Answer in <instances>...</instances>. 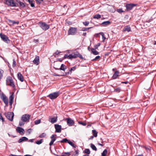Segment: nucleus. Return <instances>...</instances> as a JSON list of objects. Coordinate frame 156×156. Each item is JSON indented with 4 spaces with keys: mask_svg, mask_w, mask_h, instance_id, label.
Instances as JSON below:
<instances>
[{
    "mask_svg": "<svg viewBox=\"0 0 156 156\" xmlns=\"http://www.w3.org/2000/svg\"><path fill=\"white\" fill-rule=\"evenodd\" d=\"M55 136V135H52L50 137V138H51V139H53L55 137H54Z\"/></svg>",
    "mask_w": 156,
    "mask_h": 156,
    "instance_id": "obj_57",
    "label": "nucleus"
},
{
    "mask_svg": "<svg viewBox=\"0 0 156 156\" xmlns=\"http://www.w3.org/2000/svg\"><path fill=\"white\" fill-rule=\"evenodd\" d=\"M16 65V62L13 60V65H12V66L13 67H15Z\"/></svg>",
    "mask_w": 156,
    "mask_h": 156,
    "instance_id": "obj_51",
    "label": "nucleus"
},
{
    "mask_svg": "<svg viewBox=\"0 0 156 156\" xmlns=\"http://www.w3.org/2000/svg\"><path fill=\"white\" fill-rule=\"evenodd\" d=\"M63 58V59H65V58H67L69 59V55L65 54L64 55V57Z\"/></svg>",
    "mask_w": 156,
    "mask_h": 156,
    "instance_id": "obj_49",
    "label": "nucleus"
},
{
    "mask_svg": "<svg viewBox=\"0 0 156 156\" xmlns=\"http://www.w3.org/2000/svg\"><path fill=\"white\" fill-rule=\"evenodd\" d=\"M0 119H1L2 120V122L4 121V118L2 116V115L1 114H0Z\"/></svg>",
    "mask_w": 156,
    "mask_h": 156,
    "instance_id": "obj_50",
    "label": "nucleus"
},
{
    "mask_svg": "<svg viewBox=\"0 0 156 156\" xmlns=\"http://www.w3.org/2000/svg\"><path fill=\"white\" fill-rule=\"evenodd\" d=\"M5 3L8 6H17L16 3L13 0H5Z\"/></svg>",
    "mask_w": 156,
    "mask_h": 156,
    "instance_id": "obj_4",
    "label": "nucleus"
},
{
    "mask_svg": "<svg viewBox=\"0 0 156 156\" xmlns=\"http://www.w3.org/2000/svg\"><path fill=\"white\" fill-rule=\"evenodd\" d=\"M3 71L2 70H0V80L2 78L3 76Z\"/></svg>",
    "mask_w": 156,
    "mask_h": 156,
    "instance_id": "obj_43",
    "label": "nucleus"
},
{
    "mask_svg": "<svg viewBox=\"0 0 156 156\" xmlns=\"http://www.w3.org/2000/svg\"><path fill=\"white\" fill-rule=\"evenodd\" d=\"M92 133L93 134V136L95 137H96L98 135V132L95 130H92Z\"/></svg>",
    "mask_w": 156,
    "mask_h": 156,
    "instance_id": "obj_30",
    "label": "nucleus"
},
{
    "mask_svg": "<svg viewBox=\"0 0 156 156\" xmlns=\"http://www.w3.org/2000/svg\"><path fill=\"white\" fill-rule=\"evenodd\" d=\"M6 85L9 87L14 88L15 85L12 78L10 76H8L6 79Z\"/></svg>",
    "mask_w": 156,
    "mask_h": 156,
    "instance_id": "obj_2",
    "label": "nucleus"
},
{
    "mask_svg": "<svg viewBox=\"0 0 156 156\" xmlns=\"http://www.w3.org/2000/svg\"><path fill=\"white\" fill-rule=\"evenodd\" d=\"M16 130L17 132L19 133L21 135L24 134V132L25 131L24 129L23 128L19 127H18L17 128Z\"/></svg>",
    "mask_w": 156,
    "mask_h": 156,
    "instance_id": "obj_14",
    "label": "nucleus"
},
{
    "mask_svg": "<svg viewBox=\"0 0 156 156\" xmlns=\"http://www.w3.org/2000/svg\"><path fill=\"white\" fill-rule=\"evenodd\" d=\"M128 83V81L123 82H122V83L127 84Z\"/></svg>",
    "mask_w": 156,
    "mask_h": 156,
    "instance_id": "obj_58",
    "label": "nucleus"
},
{
    "mask_svg": "<svg viewBox=\"0 0 156 156\" xmlns=\"http://www.w3.org/2000/svg\"><path fill=\"white\" fill-rule=\"evenodd\" d=\"M31 129H29L27 130V132H28L29 133H30L31 132Z\"/></svg>",
    "mask_w": 156,
    "mask_h": 156,
    "instance_id": "obj_63",
    "label": "nucleus"
},
{
    "mask_svg": "<svg viewBox=\"0 0 156 156\" xmlns=\"http://www.w3.org/2000/svg\"><path fill=\"white\" fill-rule=\"evenodd\" d=\"M1 98L5 105L7 106L8 104V100L6 96L4 94H2L1 96Z\"/></svg>",
    "mask_w": 156,
    "mask_h": 156,
    "instance_id": "obj_8",
    "label": "nucleus"
},
{
    "mask_svg": "<svg viewBox=\"0 0 156 156\" xmlns=\"http://www.w3.org/2000/svg\"><path fill=\"white\" fill-rule=\"evenodd\" d=\"M39 56H36L34 61L33 63L36 65H38L39 63Z\"/></svg>",
    "mask_w": 156,
    "mask_h": 156,
    "instance_id": "obj_19",
    "label": "nucleus"
},
{
    "mask_svg": "<svg viewBox=\"0 0 156 156\" xmlns=\"http://www.w3.org/2000/svg\"><path fill=\"white\" fill-rule=\"evenodd\" d=\"M68 140L67 138H64L62 140L60 141L61 143H66V142H68Z\"/></svg>",
    "mask_w": 156,
    "mask_h": 156,
    "instance_id": "obj_40",
    "label": "nucleus"
},
{
    "mask_svg": "<svg viewBox=\"0 0 156 156\" xmlns=\"http://www.w3.org/2000/svg\"><path fill=\"white\" fill-rule=\"evenodd\" d=\"M100 45V44L99 43H98L97 44L95 45L94 46V48L95 49H98V47Z\"/></svg>",
    "mask_w": 156,
    "mask_h": 156,
    "instance_id": "obj_44",
    "label": "nucleus"
},
{
    "mask_svg": "<svg viewBox=\"0 0 156 156\" xmlns=\"http://www.w3.org/2000/svg\"><path fill=\"white\" fill-rule=\"evenodd\" d=\"M79 124L83 126H85L86 125V123L85 122H83L81 121H79L78 122Z\"/></svg>",
    "mask_w": 156,
    "mask_h": 156,
    "instance_id": "obj_37",
    "label": "nucleus"
},
{
    "mask_svg": "<svg viewBox=\"0 0 156 156\" xmlns=\"http://www.w3.org/2000/svg\"><path fill=\"white\" fill-rule=\"evenodd\" d=\"M77 31V28L76 27H70L69 29L68 32L69 35H75Z\"/></svg>",
    "mask_w": 156,
    "mask_h": 156,
    "instance_id": "obj_3",
    "label": "nucleus"
},
{
    "mask_svg": "<svg viewBox=\"0 0 156 156\" xmlns=\"http://www.w3.org/2000/svg\"><path fill=\"white\" fill-rule=\"evenodd\" d=\"M102 38L103 39V41H104L106 39V38L104 34L103 35H102Z\"/></svg>",
    "mask_w": 156,
    "mask_h": 156,
    "instance_id": "obj_52",
    "label": "nucleus"
},
{
    "mask_svg": "<svg viewBox=\"0 0 156 156\" xmlns=\"http://www.w3.org/2000/svg\"><path fill=\"white\" fill-rule=\"evenodd\" d=\"M107 149H105L102 153L101 156H106L107 154Z\"/></svg>",
    "mask_w": 156,
    "mask_h": 156,
    "instance_id": "obj_31",
    "label": "nucleus"
},
{
    "mask_svg": "<svg viewBox=\"0 0 156 156\" xmlns=\"http://www.w3.org/2000/svg\"><path fill=\"white\" fill-rule=\"evenodd\" d=\"M40 27L43 30H46L48 29L49 28V25L44 22H39Z\"/></svg>",
    "mask_w": 156,
    "mask_h": 156,
    "instance_id": "obj_5",
    "label": "nucleus"
},
{
    "mask_svg": "<svg viewBox=\"0 0 156 156\" xmlns=\"http://www.w3.org/2000/svg\"><path fill=\"white\" fill-rule=\"evenodd\" d=\"M0 37L2 40L6 43H8L9 41V40L8 37L5 35L0 34Z\"/></svg>",
    "mask_w": 156,
    "mask_h": 156,
    "instance_id": "obj_10",
    "label": "nucleus"
},
{
    "mask_svg": "<svg viewBox=\"0 0 156 156\" xmlns=\"http://www.w3.org/2000/svg\"><path fill=\"white\" fill-rule=\"evenodd\" d=\"M70 155L69 152H65L62 153L61 156H69Z\"/></svg>",
    "mask_w": 156,
    "mask_h": 156,
    "instance_id": "obj_35",
    "label": "nucleus"
},
{
    "mask_svg": "<svg viewBox=\"0 0 156 156\" xmlns=\"http://www.w3.org/2000/svg\"><path fill=\"white\" fill-rule=\"evenodd\" d=\"M119 72L118 71H115V72L112 78L113 79H116L119 76Z\"/></svg>",
    "mask_w": 156,
    "mask_h": 156,
    "instance_id": "obj_20",
    "label": "nucleus"
},
{
    "mask_svg": "<svg viewBox=\"0 0 156 156\" xmlns=\"http://www.w3.org/2000/svg\"><path fill=\"white\" fill-rule=\"evenodd\" d=\"M93 18L98 19L101 18V16L99 14H96L94 16Z\"/></svg>",
    "mask_w": 156,
    "mask_h": 156,
    "instance_id": "obj_28",
    "label": "nucleus"
},
{
    "mask_svg": "<svg viewBox=\"0 0 156 156\" xmlns=\"http://www.w3.org/2000/svg\"><path fill=\"white\" fill-rule=\"evenodd\" d=\"M135 6L136 5L134 4H127L126 5V7L127 11H129Z\"/></svg>",
    "mask_w": 156,
    "mask_h": 156,
    "instance_id": "obj_16",
    "label": "nucleus"
},
{
    "mask_svg": "<svg viewBox=\"0 0 156 156\" xmlns=\"http://www.w3.org/2000/svg\"><path fill=\"white\" fill-rule=\"evenodd\" d=\"M67 123L68 125L69 126H73L74 123L73 121L70 118L66 119Z\"/></svg>",
    "mask_w": 156,
    "mask_h": 156,
    "instance_id": "obj_15",
    "label": "nucleus"
},
{
    "mask_svg": "<svg viewBox=\"0 0 156 156\" xmlns=\"http://www.w3.org/2000/svg\"><path fill=\"white\" fill-rule=\"evenodd\" d=\"M55 69L56 70H60L65 71V69L67 68L66 66L63 64H62L61 65V67L59 68L54 67Z\"/></svg>",
    "mask_w": 156,
    "mask_h": 156,
    "instance_id": "obj_18",
    "label": "nucleus"
},
{
    "mask_svg": "<svg viewBox=\"0 0 156 156\" xmlns=\"http://www.w3.org/2000/svg\"><path fill=\"white\" fill-rule=\"evenodd\" d=\"M43 140L42 139L40 140H39L37 141L36 143L37 144H40L42 143Z\"/></svg>",
    "mask_w": 156,
    "mask_h": 156,
    "instance_id": "obj_39",
    "label": "nucleus"
},
{
    "mask_svg": "<svg viewBox=\"0 0 156 156\" xmlns=\"http://www.w3.org/2000/svg\"><path fill=\"white\" fill-rule=\"evenodd\" d=\"M110 23V22L109 21H108L102 22L101 23V25L103 26H105L109 25Z\"/></svg>",
    "mask_w": 156,
    "mask_h": 156,
    "instance_id": "obj_25",
    "label": "nucleus"
},
{
    "mask_svg": "<svg viewBox=\"0 0 156 156\" xmlns=\"http://www.w3.org/2000/svg\"><path fill=\"white\" fill-rule=\"evenodd\" d=\"M8 21L9 23V25L11 26L14 25L15 24H18L19 23L18 21L16 22L14 20H8Z\"/></svg>",
    "mask_w": 156,
    "mask_h": 156,
    "instance_id": "obj_21",
    "label": "nucleus"
},
{
    "mask_svg": "<svg viewBox=\"0 0 156 156\" xmlns=\"http://www.w3.org/2000/svg\"><path fill=\"white\" fill-rule=\"evenodd\" d=\"M131 31V28L128 25L125 26L123 29V31H126L127 32H129Z\"/></svg>",
    "mask_w": 156,
    "mask_h": 156,
    "instance_id": "obj_23",
    "label": "nucleus"
},
{
    "mask_svg": "<svg viewBox=\"0 0 156 156\" xmlns=\"http://www.w3.org/2000/svg\"><path fill=\"white\" fill-rule=\"evenodd\" d=\"M26 1L29 2L31 7H34V4L33 3L34 0H26Z\"/></svg>",
    "mask_w": 156,
    "mask_h": 156,
    "instance_id": "obj_27",
    "label": "nucleus"
},
{
    "mask_svg": "<svg viewBox=\"0 0 156 156\" xmlns=\"http://www.w3.org/2000/svg\"><path fill=\"white\" fill-rule=\"evenodd\" d=\"M118 12H123V11L121 9H118Z\"/></svg>",
    "mask_w": 156,
    "mask_h": 156,
    "instance_id": "obj_62",
    "label": "nucleus"
},
{
    "mask_svg": "<svg viewBox=\"0 0 156 156\" xmlns=\"http://www.w3.org/2000/svg\"><path fill=\"white\" fill-rule=\"evenodd\" d=\"M94 136H91L90 138H89V140H92L94 138Z\"/></svg>",
    "mask_w": 156,
    "mask_h": 156,
    "instance_id": "obj_56",
    "label": "nucleus"
},
{
    "mask_svg": "<svg viewBox=\"0 0 156 156\" xmlns=\"http://www.w3.org/2000/svg\"><path fill=\"white\" fill-rule=\"evenodd\" d=\"M98 145L102 147L103 146H104L103 144H101L100 143H98Z\"/></svg>",
    "mask_w": 156,
    "mask_h": 156,
    "instance_id": "obj_64",
    "label": "nucleus"
},
{
    "mask_svg": "<svg viewBox=\"0 0 156 156\" xmlns=\"http://www.w3.org/2000/svg\"><path fill=\"white\" fill-rule=\"evenodd\" d=\"M17 77L18 79L21 82H23L24 80V78L23 76L22 75L21 73L19 72L17 74Z\"/></svg>",
    "mask_w": 156,
    "mask_h": 156,
    "instance_id": "obj_22",
    "label": "nucleus"
},
{
    "mask_svg": "<svg viewBox=\"0 0 156 156\" xmlns=\"http://www.w3.org/2000/svg\"><path fill=\"white\" fill-rule=\"evenodd\" d=\"M135 156H144V155H143V154H140L136 155Z\"/></svg>",
    "mask_w": 156,
    "mask_h": 156,
    "instance_id": "obj_60",
    "label": "nucleus"
},
{
    "mask_svg": "<svg viewBox=\"0 0 156 156\" xmlns=\"http://www.w3.org/2000/svg\"><path fill=\"white\" fill-rule=\"evenodd\" d=\"M86 34H87V33L86 32H84L83 34V35L84 36H86Z\"/></svg>",
    "mask_w": 156,
    "mask_h": 156,
    "instance_id": "obj_59",
    "label": "nucleus"
},
{
    "mask_svg": "<svg viewBox=\"0 0 156 156\" xmlns=\"http://www.w3.org/2000/svg\"><path fill=\"white\" fill-rule=\"evenodd\" d=\"M84 152L87 154H90V152L89 149H85L84 151Z\"/></svg>",
    "mask_w": 156,
    "mask_h": 156,
    "instance_id": "obj_34",
    "label": "nucleus"
},
{
    "mask_svg": "<svg viewBox=\"0 0 156 156\" xmlns=\"http://www.w3.org/2000/svg\"><path fill=\"white\" fill-rule=\"evenodd\" d=\"M89 22L88 21H85L83 22V24L85 26H87L89 24Z\"/></svg>",
    "mask_w": 156,
    "mask_h": 156,
    "instance_id": "obj_45",
    "label": "nucleus"
},
{
    "mask_svg": "<svg viewBox=\"0 0 156 156\" xmlns=\"http://www.w3.org/2000/svg\"><path fill=\"white\" fill-rule=\"evenodd\" d=\"M28 140V138L25 137H23L20 138L18 141V142L20 143L22 141L25 140Z\"/></svg>",
    "mask_w": 156,
    "mask_h": 156,
    "instance_id": "obj_26",
    "label": "nucleus"
},
{
    "mask_svg": "<svg viewBox=\"0 0 156 156\" xmlns=\"http://www.w3.org/2000/svg\"><path fill=\"white\" fill-rule=\"evenodd\" d=\"M30 115L26 114L23 115L22 117V120L24 122H28L29 121Z\"/></svg>",
    "mask_w": 156,
    "mask_h": 156,
    "instance_id": "obj_9",
    "label": "nucleus"
},
{
    "mask_svg": "<svg viewBox=\"0 0 156 156\" xmlns=\"http://www.w3.org/2000/svg\"><path fill=\"white\" fill-rule=\"evenodd\" d=\"M23 125V122H20L19 125L20 126H22Z\"/></svg>",
    "mask_w": 156,
    "mask_h": 156,
    "instance_id": "obj_61",
    "label": "nucleus"
},
{
    "mask_svg": "<svg viewBox=\"0 0 156 156\" xmlns=\"http://www.w3.org/2000/svg\"><path fill=\"white\" fill-rule=\"evenodd\" d=\"M100 57L99 56H97L94 59H93L92 60V61H94L98 59H99L100 58Z\"/></svg>",
    "mask_w": 156,
    "mask_h": 156,
    "instance_id": "obj_46",
    "label": "nucleus"
},
{
    "mask_svg": "<svg viewBox=\"0 0 156 156\" xmlns=\"http://www.w3.org/2000/svg\"><path fill=\"white\" fill-rule=\"evenodd\" d=\"M17 3H16L17 6H19L21 8H24L26 6V4L20 1H17Z\"/></svg>",
    "mask_w": 156,
    "mask_h": 156,
    "instance_id": "obj_13",
    "label": "nucleus"
},
{
    "mask_svg": "<svg viewBox=\"0 0 156 156\" xmlns=\"http://www.w3.org/2000/svg\"><path fill=\"white\" fill-rule=\"evenodd\" d=\"M57 121V118H55L54 117L52 118H51V122L52 123H54L56 122Z\"/></svg>",
    "mask_w": 156,
    "mask_h": 156,
    "instance_id": "obj_33",
    "label": "nucleus"
},
{
    "mask_svg": "<svg viewBox=\"0 0 156 156\" xmlns=\"http://www.w3.org/2000/svg\"><path fill=\"white\" fill-rule=\"evenodd\" d=\"M92 28V27H90L88 28L84 27L82 28V30L83 31H86L87 30H88L91 28Z\"/></svg>",
    "mask_w": 156,
    "mask_h": 156,
    "instance_id": "obj_41",
    "label": "nucleus"
},
{
    "mask_svg": "<svg viewBox=\"0 0 156 156\" xmlns=\"http://www.w3.org/2000/svg\"><path fill=\"white\" fill-rule=\"evenodd\" d=\"M61 52L60 51H59L58 50H57L55 52V54L56 55H58Z\"/></svg>",
    "mask_w": 156,
    "mask_h": 156,
    "instance_id": "obj_54",
    "label": "nucleus"
},
{
    "mask_svg": "<svg viewBox=\"0 0 156 156\" xmlns=\"http://www.w3.org/2000/svg\"><path fill=\"white\" fill-rule=\"evenodd\" d=\"M114 91L117 92H119L120 91V89L119 88L115 89Z\"/></svg>",
    "mask_w": 156,
    "mask_h": 156,
    "instance_id": "obj_48",
    "label": "nucleus"
},
{
    "mask_svg": "<svg viewBox=\"0 0 156 156\" xmlns=\"http://www.w3.org/2000/svg\"><path fill=\"white\" fill-rule=\"evenodd\" d=\"M68 143H69L70 145L72 146L73 147H76L74 146V144L72 142L70 141H68Z\"/></svg>",
    "mask_w": 156,
    "mask_h": 156,
    "instance_id": "obj_42",
    "label": "nucleus"
},
{
    "mask_svg": "<svg viewBox=\"0 0 156 156\" xmlns=\"http://www.w3.org/2000/svg\"><path fill=\"white\" fill-rule=\"evenodd\" d=\"M46 134L45 133H44L40 134L39 136V137L41 138H44V137L46 136Z\"/></svg>",
    "mask_w": 156,
    "mask_h": 156,
    "instance_id": "obj_36",
    "label": "nucleus"
},
{
    "mask_svg": "<svg viewBox=\"0 0 156 156\" xmlns=\"http://www.w3.org/2000/svg\"><path fill=\"white\" fill-rule=\"evenodd\" d=\"M59 95V92H55L52 93L48 95L47 97L51 99H54L56 98Z\"/></svg>",
    "mask_w": 156,
    "mask_h": 156,
    "instance_id": "obj_7",
    "label": "nucleus"
},
{
    "mask_svg": "<svg viewBox=\"0 0 156 156\" xmlns=\"http://www.w3.org/2000/svg\"><path fill=\"white\" fill-rule=\"evenodd\" d=\"M5 115L7 119L11 121L13 120L14 114L12 112H8L5 113Z\"/></svg>",
    "mask_w": 156,
    "mask_h": 156,
    "instance_id": "obj_6",
    "label": "nucleus"
},
{
    "mask_svg": "<svg viewBox=\"0 0 156 156\" xmlns=\"http://www.w3.org/2000/svg\"><path fill=\"white\" fill-rule=\"evenodd\" d=\"M37 3L41 4L42 2L44 0H35Z\"/></svg>",
    "mask_w": 156,
    "mask_h": 156,
    "instance_id": "obj_47",
    "label": "nucleus"
},
{
    "mask_svg": "<svg viewBox=\"0 0 156 156\" xmlns=\"http://www.w3.org/2000/svg\"><path fill=\"white\" fill-rule=\"evenodd\" d=\"M75 152L76 153V154H75V156H77L79 154V151L78 150H76V151Z\"/></svg>",
    "mask_w": 156,
    "mask_h": 156,
    "instance_id": "obj_53",
    "label": "nucleus"
},
{
    "mask_svg": "<svg viewBox=\"0 0 156 156\" xmlns=\"http://www.w3.org/2000/svg\"><path fill=\"white\" fill-rule=\"evenodd\" d=\"M38 39H34L33 41L34 42H35V43H37V42H38Z\"/></svg>",
    "mask_w": 156,
    "mask_h": 156,
    "instance_id": "obj_55",
    "label": "nucleus"
},
{
    "mask_svg": "<svg viewBox=\"0 0 156 156\" xmlns=\"http://www.w3.org/2000/svg\"><path fill=\"white\" fill-rule=\"evenodd\" d=\"M90 147L92 148V149L93 150H94L95 151H97V148H96V147H95V146L93 144H90Z\"/></svg>",
    "mask_w": 156,
    "mask_h": 156,
    "instance_id": "obj_29",
    "label": "nucleus"
},
{
    "mask_svg": "<svg viewBox=\"0 0 156 156\" xmlns=\"http://www.w3.org/2000/svg\"><path fill=\"white\" fill-rule=\"evenodd\" d=\"M76 69V66H75L71 68H70L69 70V71L68 72H65V74H63L62 75H61V76H66L67 75L70 74H71L72 73V72L73 71H74Z\"/></svg>",
    "mask_w": 156,
    "mask_h": 156,
    "instance_id": "obj_11",
    "label": "nucleus"
},
{
    "mask_svg": "<svg viewBox=\"0 0 156 156\" xmlns=\"http://www.w3.org/2000/svg\"><path fill=\"white\" fill-rule=\"evenodd\" d=\"M41 122V120L40 119L36 120L34 121V123L36 125H37L40 123Z\"/></svg>",
    "mask_w": 156,
    "mask_h": 156,
    "instance_id": "obj_38",
    "label": "nucleus"
},
{
    "mask_svg": "<svg viewBox=\"0 0 156 156\" xmlns=\"http://www.w3.org/2000/svg\"><path fill=\"white\" fill-rule=\"evenodd\" d=\"M14 98V96L13 94H12L9 97V105L12 106V105L13 102V99Z\"/></svg>",
    "mask_w": 156,
    "mask_h": 156,
    "instance_id": "obj_17",
    "label": "nucleus"
},
{
    "mask_svg": "<svg viewBox=\"0 0 156 156\" xmlns=\"http://www.w3.org/2000/svg\"><path fill=\"white\" fill-rule=\"evenodd\" d=\"M56 137H55L53 139H51V140L50 142L49 143V145L50 146H51L52 145H53L54 142L56 140Z\"/></svg>",
    "mask_w": 156,
    "mask_h": 156,
    "instance_id": "obj_32",
    "label": "nucleus"
},
{
    "mask_svg": "<svg viewBox=\"0 0 156 156\" xmlns=\"http://www.w3.org/2000/svg\"><path fill=\"white\" fill-rule=\"evenodd\" d=\"M55 132L57 133H60L61 132V126L58 124L55 125Z\"/></svg>",
    "mask_w": 156,
    "mask_h": 156,
    "instance_id": "obj_12",
    "label": "nucleus"
},
{
    "mask_svg": "<svg viewBox=\"0 0 156 156\" xmlns=\"http://www.w3.org/2000/svg\"><path fill=\"white\" fill-rule=\"evenodd\" d=\"M91 52L94 55H98L99 54V52L97 51L94 48H91Z\"/></svg>",
    "mask_w": 156,
    "mask_h": 156,
    "instance_id": "obj_24",
    "label": "nucleus"
},
{
    "mask_svg": "<svg viewBox=\"0 0 156 156\" xmlns=\"http://www.w3.org/2000/svg\"><path fill=\"white\" fill-rule=\"evenodd\" d=\"M69 59H72L73 58H75L77 57H79L81 59H83L84 60H86V59L83 58L82 55L80 54L78 51H76L71 54L69 55Z\"/></svg>",
    "mask_w": 156,
    "mask_h": 156,
    "instance_id": "obj_1",
    "label": "nucleus"
}]
</instances>
